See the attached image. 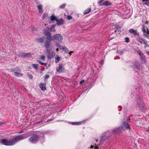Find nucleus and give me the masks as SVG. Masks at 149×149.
<instances>
[{"mask_svg":"<svg viewBox=\"0 0 149 149\" xmlns=\"http://www.w3.org/2000/svg\"><path fill=\"white\" fill-rule=\"evenodd\" d=\"M111 134L109 131L103 134L101 136V140L99 145L103 143L105 141H106L107 144H109L111 140Z\"/></svg>","mask_w":149,"mask_h":149,"instance_id":"f257e3e1","label":"nucleus"},{"mask_svg":"<svg viewBox=\"0 0 149 149\" xmlns=\"http://www.w3.org/2000/svg\"><path fill=\"white\" fill-rule=\"evenodd\" d=\"M24 134H22L14 138L10 141V146H12L15 144L17 141L26 139L27 137L24 136Z\"/></svg>","mask_w":149,"mask_h":149,"instance_id":"f03ea898","label":"nucleus"},{"mask_svg":"<svg viewBox=\"0 0 149 149\" xmlns=\"http://www.w3.org/2000/svg\"><path fill=\"white\" fill-rule=\"evenodd\" d=\"M21 70L18 67H16L14 68L11 69V71L14 72V75L18 77H22L23 74L21 73Z\"/></svg>","mask_w":149,"mask_h":149,"instance_id":"7ed1b4c3","label":"nucleus"},{"mask_svg":"<svg viewBox=\"0 0 149 149\" xmlns=\"http://www.w3.org/2000/svg\"><path fill=\"white\" fill-rule=\"evenodd\" d=\"M125 130L123 126L121 125L118 127L114 128L113 130V134H118L122 132Z\"/></svg>","mask_w":149,"mask_h":149,"instance_id":"20e7f679","label":"nucleus"},{"mask_svg":"<svg viewBox=\"0 0 149 149\" xmlns=\"http://www.w3.org/2000/svg\"><path fill=\"white\" fill-rule=\"evenodd\" d=\"M136 107H138L141 109H145V107L144 103L142 101H141L140 98H138L136 104Z\"/></svg>","mask_w":149,"mask_h":149,"instance_id":"39448f33","label":"nucleus"},{"mask_svg":"<svg viewBox=\"0 0 149 149\" xmlns=\"http://www.w3.org/2000/svg\"><path fill=\"white\" fill-rule=\"evenodd\" d=\"M38 136L36 134H33L31 136L29 139L30 142L33 143H36L38 139Z\"/></svg>","mask_w":149,"mask_h":149,"instance_id":"423d86ee","label":"nucleus"},{"mask_svg":"<svg viewBox=\"0 0 149 149\" xmlns=\"http://www.w3.org/2000/svg\"><path fill=\"white\" fill-rule=\"evenodd\" d=\"M141 30L143 33V35L146 36H149V31L148 28L144 25H143Z\"/></svg>","mask_w":149,"mask_h":149,"instance_id":"0eeeda50","label":"nucleus"},{"mask_svg":"<svg viewBox=\"0 0 149 149\" xmlns=\"http://www.w3.org/2000/svg\"><path fill=\"white\" fill-rule=\"evenodd\" d=\"M65 65L61 63L59 64L58 69L57 70V72L59 73H63L65 72V70L64 68Z\"/></svg>","mask_w":149,"mask_h":149,"instance_id":"6e6552de","label":"nucleus"},{"mask_svg":"<svg viewBox=\"0 0 149 149\" xmlns=\"http://www.w3.org/2000/svg\"><path fill=\"white\" fill-rule=\"evenodd\" d=\"M137 40L140 44H143L144 45H147L148 47H149V45L148 44L147 40L145 39L142 38L140 37H139L137 38Z\"/></svg>","mask_w":149,"mask_h":149,"instance_id":"1a4fd4ad","label":"nucleus"},{"mask_svg":"<svg viewBox=\"0 0 149 149\" xmlns=\"http://www.w3.org/2000/svg\"><path fill=\"white\" fill-rule=\"evenodd\" d=\"M54 40H56L58 41H60L62 40L63 38L62 36L60 34H54L53 36Z\"/></svg>","mask_w":149,"mask_h":149,"instance_id":"9d476101","label":"nucleus"},{"mask_svg":"<svg viewBox=\"0 0 149 149\" xmlns=\"http://www.w3.org/2000/svg\"><path fill=\"white\" fill-rule=\"evenodd\" d=\"M0 143L6 146H9V140L8 139H0Z\"/></svg>","mask_w":149,"mask_h":149,"instance_id":"9b49d317","label":"nucleus"},{"mask_svg":"<svg viewBox=\"0 0 149 149\" xmlns=\"http://www.w3.org/2000/svg\"><path fill=\"white\" fill-rule=\"evenodd\" d=\"M133 68L135 70H136L137 71L140 70V64L138 61H136L134 62Z\"/></svg>","mask_w":149,"mask_h":149,"instance_id":"f8f14e48","label":"nucleus"},{"mask_svg":"<svg viewBox=\"0 0 149 149\" xmlns=\"http://www.w3.org/2000/svg\"><path fill=\"white\" fill-rule=\"evenodd\" d=\"M123 124L122 125H124V128L125 129V128L127 130H128L129 131H130L131 130V128L129 124L124 121L122 122Z\"/></svg>","mask_w":149,"mask_h":149,"instance_id":"ddd939ff","label":"nucleus"},{"mask_svg":"<svg viewBox=\"0 0 149 149\" xmlns=\"http://www.w3.org/2000/svg\"><path fill=\"white\" fill-rule=\"evenodd\" d=\"M19 56L21 57H31V54L30 53H21L19 54Z\"/></svg>","mask_w":149,"mask_h":149,"instance_id":"4468645a","label":"nucleus"},{"mask_svg":"<svg viewBox=\"0 0 149 149\" xmlns=\"http://www.w3.org/2000/svg\"><path fill=\"white\" fill-rule=\"evenodd\" d=\"M129 32L133 34L135 36H138L139 35V33L137 32L136 30H134L133 29H130L129 30Z\"/></svg>","mask_w":149,"mask_h":149,"instance_id":"2eb2a0df","label":"nucleus"},{"mask_svg":"<svg viewBox=\"0 0 149 149\" xmlns=\"http://www.w3.org/2000/svg\"><path fill=\"white\" fill-rule=\"evenodd\" d=\"M46 51L47 52V54H46L47 57L49 59H51L53 57L54 54L53 52L50 53L49 50H46Z\"/></svg>","mask_w":149,"mask_h":149,"instance_id":"dca6fc26","label":"nucleus"},{"mask_svg":"<svg viewBox=\"0 0 149 149\" xmlns=\"http://www.w3.org/2000/svg\"><path fill=\"white\" fill-rule=\"evenodd\" d=\"M57 22V25H62L63 24L64 20L63 19H57L56 20Z\"/></svg>","mask_w":149,"mask_h":149,"instance_id":"f3484780","label":"nucleus"},{"mask_svg":"<svg viewBox=\"0 0 149 149\" xmlns=\"http://www.w3.org/2000/svg\"><path fill=\"white\" fill-rule=\"evenodd\" d=\"M51 44V42L48 40H46L45 42V47L47 50H48V49L49 48Z\"/></svg>","mask_w":149,"mask_h":149,"instance_id":"a211bd4d","label":"nucleus"},{"mask_svg":"<svg viewBox=\"0 0 149 149\" xmlns=\"http://www.w3.org/2000/svg\"><path fill=\"white\" fill-rule=\"evenodd\" d=\"M39 87L42 91H44L46 89V84L45 83H40L39 85Z\"/></svg>","mask_w":149,"mask_h":149,"instance_id":"6ab92c4d","label":"nucleus"},{"mask_svg":"<svg viewBox=\"0 0 149 149\" xmlns=\"http://www.w3.org/2000/svg\"><path fill=\"white\" fill-rule=\"evenodd\" d=\"M143 5H145L147 6H149V0H140Z\"/></svg>","mask_w":149,"mask_h":149,"instance_id":"aec40b11","label":"nucleus"},{"mask_svg":"<svg viewBox=\"0 0 149 149\" xmlns=\"http://www.w3.org/2000/svg\"><path fill=\"white\" fill-rule=\"evenodd\" d=\"M62 49L66 53H68L69 54H70V55L73 52H69V50H68V49L66 47H62Z\"/></svg>","mask_w":149,"mask_h":149,"instance_id":"412c9836","label":"nucleus"},{"mask_svg":"<svg viewBox=\"0 0 149 149\" xmlns=\"http://www.w3.org/2000/svg\"><path fill=\"white\" fill-rule=\"evenodd\" d=\"M53 36H52L51 34H49L48 35L46 39V40H48L51 42V41L54 40Z\"/></svg>","mask_w":149,"mask_h":149,"instance_id":"4be33fe9","label":"nucleus"},{"mask_svg":"<svg viewBox=\"0 0 149 149\" xmlns=\"http://www.w3.org/2000/svg\"><path fill=\"white\" fill-rule=\"evenodd\" d=\"M111 3L109 1H105L102 3V6H108L111 5Z\"/></svg>","mask_w":149,"mask_h":149,"instance_id":"5701e85b","label":"nucleus"},{"mask_svg":"<svg viewBox=\"0 0 149 149\" xmlns=\"http://www.w3.org/2000/svg\"><path fill=\"white\" fill-rule=\"evenodd\" d=\"M45 39V37H43L40 38H38L36 40L37 42H40L43 43Z\"/></svg>","mask_w":149,"mask_h":149,"instance_id":"b1692460","label":"nucleus"},{"mask_svg":"<svg viewBox=\"0 0 149 149\" xmlns=\"http://www.w3.org/2000/svg\"><path fill=\"white\" fill-rule=\"evenodd\" d=\"M55 26L56 25H54L51 26L50 28L49 27H47V28L48 30H50L51 31H55Z\"/></svg>","mask_w":149,"mask_h":149,"instance_id":"393cba45","label":"nucleus"},{"mask_svg":"<svg viewBox=\"0 0 149 149\" xmlns=\"http://www.w3.org/2000/svg\"><path fill=\"white\" fill-rule=\"evenodd\" d=\"M50 19L52 21H56L57 20L58 18L55 15H52L50 17Z\"/></svg>","mask_w":149,"mask_h":149,"instance_id":"a878e982","label":"nucleus"},{"mask_svg":"<svg viewBox=\"0 0 149 149\" xmlns=\"http://www.w3.org/2000/svg\"><path fill=\"white\" fill-rule=\"evenodd\" d=\"M141 56L142 61L144 62V63L146 62V58L145 55L143 54L140 55Z\"/></svg>","mask_w":149,"mask_h":149,"instance_id":"bb28decb","label":"nucleus"},{"mask_svg":"<svg viewBox=\"0 0 149 149\" xmlns=\"http://www.w3.org/2000/svg\"><path fill=\"white\" fill-rule=\"evenodd\" d=\"M38 8L39 9V13H42L43 12L42 8L41 5H39L38 6Z\"/></svg>","mask_w":149,"mask_h":149,"instance_id":"cd10ccee","label":"nucleus"},{"mask_svg":"<svg viewBox=\"0 0 149 149\" xmlns=\"http://www.w3.org/2000/svg\"><path fill=\"white\" fill-rule=\"evenodd\" d=\"M91 8H88L86 9L84 12V14L86 15L88 13L91 11Z\"/></svg>","mask_w":149,"mask_h":149,"instance_id":"c85d7f7f","label":"nucleus"},{"mask_svg":"<svg viewBox=\"0 0 149 149\" xmlns=\"http://www.w3.org/2000/svg\"><path fill=\"white\" fill-rule=\"evenodd\" d=\"M43 32L45 35H49V34H50V32L48 30L46 29H45L44 30Z\"/></svg>","mask_w":149,"mask_h":149,"instance_id":"c756f323","label":"nucleus"},{"mask_svg":"<svg viewBox=\"0 0 149 149\" xmlns=\"http://www.w3.org/2000/svg\"><path fill=\"white\" fill-rule=\"evenodd\" d=\"M70 124L72 125H78L80 124L81 122H70Z\"/></svg>","mask_w":149,"mask_h":149,"instance_id":"7c9ffc66","label":"nucleus"},{"mask_svg":"<svg viewBox=\"0 0 149 149\" xmlns=\"http://www.w3.org/2000/svg\"><path fill=\"white\" fill-rule=\"evenodd\" d=\"M61 60L60 57L58 56H57L56 57L55 62L56 63H58L59 61Z\"/></svg>","mask_w":149,"mask_h":149,"instance_id":"2f4dec72","label":"nucleus"},{"mask_svg":"<svg viewBox=\"0 0 149 149\" xmlns=\"http://www.w3.org/2000/svg\"><path fill=\"white\" fill-rule=\"evenodd\" d=\"M66 6V4L65 3H63L61 6H60L59 7V8L61 9H63L64 8L65 6Z\"/></svg>","mask_w":149,"mask_h":149,"instance_id":"473e14b6","label":"nucleus"},{"mask_svg":"<svg viewBox=\"0 0 149 149\" xmlns=\"http://www.w3.org/2000/svg\"><path fill=\"white\" fill-rule=\"evenodd\" d=\"M98 144H96L95 143V145H96L95 146H94V145H91V148H93L94 147V148H95V149H97V148H98Z\"/></svg>","mask_w":149,"mask_h":149,"instance_id":"72a5a7b5","label":"nucleus"},{"mask_svg":"<svg viewBox=\"0 0 149 149\" xmlns=\"http://www.w3.org/2000/svg\"><path fill=\"white\" fill-rule=\"evenodd\" d=\"M38 63L41 65H45V66L47 65V63H43L41 61H38Z\"/></svg>","mask_w":149,"mask_h":149,"instance_id":"f704fd0d","label":"nucleus"},{"mask_svg":"<svg viewBox=\"0 0 149 149\" xmlns=\"http://www.w3.org/2000/svg\"><path fill=\"white\" fill-rule=\"evenodd\" d=\"M33 67L35 69H37L38 67V65L37 64H33Z\"/></svg>","mask_w":149,"mask_h":149,"instance_id":"c9c22d12","label":"nucleus"},{"mask_svg":"<svg viewBox=\"0 0 149 149\" xmlns=\"http://www.w3.org/2000/svg\"><path fill=\"white\" fill-rule=\"evenodd\" d=\"M125 42H128L129 41V39L128 37H126L125 38Z\"/></svg>","mask_w":149,"mask_h":149,"instance_id":"e433bc0d","label":"nucleus"},{"mask_svg":"<svg viewBox=\"0 0 149 149\" xmlns=\"http://www.w3.org/2000/svg\"><path fill=\"white\" fill-rule=\"evenodd\" d=\"M137 52L140 55H141V54H143L141 52V50H140V49L138 50Z\"/></svg>","mask_w":149,"mask_h":149,"instance_id":"4c0bfd02","label":"nucleus"},{"mask_svg":"<svg viewBox=\"0 0 149 149\" xmlns=\"http://www.w3.org/2000/svg\"><path fill=\"white\" fill-rule=\"evenodd\" d=\"M104 0H100V1L99 2V4L102 6V3Z\"/></svg>","mask_w":149,"mask_h":149,"instance_id":"58836bf2","label":"nucleus"},{"mask_svg":"<svg viewBox=\"0 0 149 149\" xmlns=\"http://www.w3.org/2000/svg\"><path fill=\"white\" fill-rule=\"evenodd\" d=\"M56 45L57 47L60 48H61V46L59 43H56Z\"/></svg>","mask_w":149,"mask_h":149,"instance_id":"ea45409f","label":"nucleus"},{"mask_svg":"<svg viewBox=\"0 0 149 149\" xmlns=\"http://www.w3.org/2000/svg\"><path fill=\"white\" fill-rule=\"evenodd\" d=\"M40 58L41 59H42L43 60H44L45 58V56L44 55H41Z\"/></svg>","mask_w":149,"mask_h":149,"instance_id":"a19ab883","label":"nucleus"},{"mask_svg":"<svg viewBox=\"0 0 149 149\" xmlns=\"http://www.w3.org/2000/svg\"><path fill=\"white\" fill-rule=\"evenodd\" d=\"M28 77L30 78L31 79H32L33 77V76L31 74H29L28 75Z\"/></svg>","mask_w":149,"mask_h":149,"instance_id":"79ce46f5","label":"nucleus"},{"mask_svg":"<svg viewBox=\"0 0 149 149\" xmlns=\"http://www.w3.org/2000/svg\"><path fill=\"white\" fill-rule=\"evenodd\" d=\"M49 75H45V78L46 79H47L49 78Z\"/></svg>","mask_w":149,"mask_h":149,"instance_id":"37998d69","label":"nucleus"},{"mask_svg":"<svg viewBox=\"0 0 149 149\" xmlns=\"http://www.w3.org/2000/svg\"><path fill=\"white\" fill-rule=\"evenodd\" d=\"M68 19V20H70V19H71L72 18V17L71 16L68 15L67 16Z\"/></svg>","mask_w":149,"mask_h":149,"instance_id":"c03bdc74","label":"nucleus"},{"mask_svg":"<svg viewBox=\"0 0 149 149\" xmlns=\"http://www.w3.org/2000/svg\"><path fill=\"white\" fill-rule=\"evenodd\" d=\"M46 17V15L45 14H44L42 16V19H44Z\"/></svg>","mask_w":149,"mask_h":149,"instance_id":"a18cd8bd","label":"nucleus"},{"mask_svg":"<svg viewBox=\"0 0 149 149\" xmlns=\"http://www.w3.org/2000/svg\"><path fill=\"white\" fill-rule=\"evenodd\" d=\"M84 80L83 79L80 81V84H81L82 83H83V82H84Z\"/></svg>","mask_w":149,"mask_h":149,"instance_id":"49530a36","label":"nucleus"},{"mask_svg":"<svg viewBox=\"0 0 149 149\" xmlns=\"http://www.w3.org/2000/svg\"><path fill=\"white\" fill-rule=\"evenodd\" d=\"M23 131H22H22H20V132H18V133H19V134H21V133H23Z\"/></svg>","mask_w":149,"mask_h":149,"instance_id":"de8ad7c7","label":"nucleus"},{"mask_svg":"<svg viewBox=\"0 0 149 149\" xmlns=\"http://www.w3.org/2000/svg\"><path fill=\"white\" fill-rule=\"evenodd\" d=\"M120 53L121 54H123V52L122 51H120Z\"/></svg>","mask_w":149,"mask_h":149,"instance_id":"09e8293b","label":"nucleus"},{"mask_svg":"<svg viewBox=\"0 0 149 149\" xmlns=\"http://www.w3.org/2000/svg\"><path fill=\"white\" fill-rule=\"evenodd\" d=\"M146 131L147 132H149V129H148L147 130H146Z\"/></svg>","mask_w":149,"mask_h":149,"instance_id":"8fccbe9b","label":"nucleus"},{"mask_svg":"<svg viewBox=\"0 0 149 149\" xmlns=\"http://www.w3.org/2000/svg\"><path fill=\"white\" fill-rule=\"evenodd\" d=\"M147 53L149 55V51L147 52Z\"/></svg>","mask_w":149,"mask_h":149,"instance_id":"3c124183","label":"nucleus"},{"mask_svg":"<svg viewBox=\"0 0 149 149\" xmlns=\"http://www.w3.org/2000/svg\"><path fill=\"white\" fill-rule=\"evenodd\" d=\"M145 48H146V47H148L147 45H145Z\"/></svg>","mask_w":149,"mask_h":149,"instance_id":"603ef678","label":"nucleus"},{"mask_svg":"<svg viewBox=\"0 0 149 149\" xmlns=\"http://www.w3.org/2000/svg\"><path fill=\"white\" fill-rule=\"evenodd\" d=\"M145 48H146V47H148L147 45H145Z\"/></svg>","mask_w":149,"mask_h":149,"instance_id":"864d4df0","label":"nucleus"},{"mask_svg":"<svg viewBox=\"0 0 149 149\" xmlns=\"http://www.w3.org/2000/svg\"><path fill=\"white\" fill-rule=\"evenodd\" d=\"M145 48H146V47H148L147 45H145Z\"/></svg>","mask_w":149,"mask_h":149,"instance_id":"5fc2aeb1","label":"nucleus"},{"mask_svg":"<svg viewBox=\"0 0 149 149\" xmlns=\"http://www.w3.org/2000/svg\"><path fill=\"white\" fill-rule=\"evenodd\" d=\"M56 50L57 51H58V48H57L56 49Z\"/></svg>","mask_w":149,"mask_h":149,"instance_id":"6e6d98bb","label":"nucleus"},{"mask_svg":"<svg viewBox=\"0 0 149 149\" xmlns=\"http://www.w3.org/2000/svg\"><path fill=\"white\" fill-rule=\"evenodd\" d=\"M120 107V109L119 110V111H120L121 110V107Z\"/></svg>","mask_w":149,"mask_h":149,"instance_id":"4d7b16f0","label":"nucleus"},{"mask_svg":"<svg viewBox=\"0 0 149 149\" xmlns=\"http://www.w3.org/2000/svg\"><path fill=\"white\" fill-rule=\"evenodd\" d=\"M117 29H119L118 27H117Z\"/></svg>","mask_w":149,"mask_h":149,"instance_id":"13d9d810","label":"nucleus"},{"mask_svg":"<svg viewBox=\"0 0 149 149\" xmlns=\"http://www.w3.org/2000/svg\"><path fill=\"white\" fill-rule=\"evenodd\" d=\"M115 32H116V30H115Z\"/></svg>","mask_w":149,"mask_h":149,"instance_id":"bf43d9fd","label":"nucleus"},{"mask_svg":"<svg viewBox=\"0 0 149 149\" xmlns=\"http://www.w3.org/2000/svg\"><path fill=\"white\" fill-rule=\"evenodd\" d=\"M112 38H111V39H112Z\"/></svg>","mask_w":149,"mask_h":149,"instance_id":"052dcab7","label":"nucleus"},{"mask_svg":"<svg viewBox=\"0 0 149 149\" xmlns=\"http://www.w3.org/2000/svg\"><path fill=\"white\" fill-rule=\"evenodd\" d=\"M1 124H0V125H1Z\"/></svg>","mask_w":149,"mask_h":149,"instance_id":"680f3d73","label":"nucleus"}]
</instances>
